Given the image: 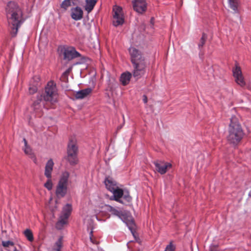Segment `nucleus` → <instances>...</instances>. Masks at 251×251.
<instances>
[{
	"label": "nucleus",
	"instance_id": "f257e3e1",
	"mask_svg": "<svg viewBox=\"0 0 251 251\" xmlns=\"http://www.w3.org/2000/svg\"><path fill=\"white\" fill-rule=\"evenodd\" d=\"M5 10L8 24L15 35L18 28L24 21L22 10L19 5L14 1L7 3Z\"/></svg>",
	"mask_w": 251,
	"mask_h": 251
},
{
	"label": "nucleus",
	"instance_id": "f03ea898",
	"mask_svg": "<svg viewBox=\"0 0 251 251\" xmlns=\"http://www.w3.org/2000/svg\"><path fill=\"white\" fill-rule=\"evenodd\" d=\"M244 135L243 130L235 116L230 118V123L228 127V141L233 145L238 144Z\"/></svg>",
	"mask_w": 251,
	"mask_h": 251
},
{
	"label": "nucleus",
	"instance_id": "7ed1b4c3",
	"mask_svg": "<svg viewBox=\"0 0 251 251\" xmlns=\"http://www.w3.org/2000/svg\"><path fill=\"white\" fill-rule=\"evenodd\" d=\"M106 206L107 207V211L111 212L112 215L116 216L121 219L127 225L132 233L134 234L133 229L134 223L133 218L129 213L119 210L109 205H107Z\"/></svg>",
	"mask_w": 251,
	"mask_h": 251
},
{
	"label": "nucleus",
	"instance_id": "20e7f679",
	"mask_svg": "<svg viewBox=\"0 0 251 251\" xmlns=\"http://www.w3.org/2000/svg\"><path fill=\"white\" fill-rule=\"evenodd\" d=\"M70 174L67 171L62 173L56 186V195L58 198L64 197L67 193Z\"/></svg>",
	"mask_w": 251,
	"mask_h": 251
},
{
	"label": "nucleus",
	"instance_id": "39448f33",
	"mask_svg": "<svg viewBox=\"0 0 251 251\" xmlns=\"http://www.w3.org/2000/svg\"><path fill=\"white\" fill-rule=\"evenodd\" d=\"M44 99L45 100L50 101L51 103L57 101V90L56 84L54 82L50 81L48 83L45 88Z\"/></svg>",
	"mask_w": 251,
	"mask_h": 251
},
{
	"label": "nucleus",
	"instance_id": "423d86ee",
	"mask_svg": "<svg viewBox=\"0 0 251 251\" xmlns=\"http://www.w3.org/2000/svg\"><path fill=\"white\" fill-rule=\"evenodd\" d=\"M72 211V205L70 204H67L63 207L60 219L56 224V227L58 229H61L64 225L67 224V219L70 215Z\"/></svg>",
	"mask_w": 251,
	"mask_h": 251
},
{
	"label": "nucleus",
	"instance_id": "0eeeda50",
	"mask_svg": "<svg viewBox=\"0 0 251 251\" xmlns=\"http://www.w3.org/2000/svg\"><path fill=\"white\" fill-rule=\"evenodd\" d=\"M77 147L75 140H71L68 145L67 159L71 164H75L77 162Z\"/></svg>",
	"mask_w": 251,
	"mask_h": 251
},
{
	"label": "nucleus",
	"instance_id": "6e6552de",
	"mask_svg": "<svg viewBox=\"0 0 251 251\" xmlns=\"http://www.w3.org/2000/svg\"><path fill=\"white\" fill-rule=\"evenodd\" d=\"M133 67L132 72L133 76L139 79L146 72V64L145 59L132 63Z\"/></svg>",
	"mask_w": 251,
	"mask_h": 251
},
{
	"label": "nucleus",
	"instance_id": "1a4fd4ad",
	"mask_svg": "<svg viewBox=\"0 0 251 251\" xmlns=\"http://www.w3.org/2000/svg\"><path fill=\"white\" fill-rule=\"evenodd\" d=\"M113 13V25L116 27L122 25L124 23V17L122 7L114 6Z\"/></svg>",
	"mask_w": 251,
	"mask_h": 251
},
{
	"label": "nucleus",
	"instance_id": "9d476101",
	"mask_svg": "<svg viewBox=\"0 0 251 251\" xmlns=\"http://www.w3.org/2000/svg\"><path fill=\"white\" fill-rule=\"evenodd\" d=\"M232 72L235 82L241 87L245 86L246 82L241 68L237 65H236L235 67L232 69Z\"/></svg>",
	"mask_w": 251,
	"mask_h": 251
},
{
	"label": "nucleus",
	"instance_id": "9b49d317",
	"mask_svg": "<svg viewBox=\"0 0 251 251\" xmlns=\"http://www.w3.org/2000/svg\"><path fill=\"white\" fill-rule=\"evenodd\" d=\"M63 54L64 59L68 60L80 56V53L76 50L75 48L72 47L64 48Z\"/></svg>",
	"mask_w": 251,
	"mask_h": 251
},
{
	"label": "nucleus",
	"instance_id": "f8f14e48",
	"mask_svg": "<svg viewBox=\"0 0 251 251\" xmlns=\"http://www.w3.org/2000/svg\"><path fill=\"white\" fill-rule=\"evenodd\" d=\"M156 171L161 175L165 174L168 169L170 168L172 165L168 162L161 161H156L153 162Z\"/></svg>",
	"mask_w": 251,
	"mask_h": 251
},
{
	"label": "nucleus",
	"instance_id": "ddd939ff",
	"mask_svg": "<svg viewBox=\"0 0 251 251\" xmlns=\"http://www.w3.org/2000/svg\"><path fill=\"white\" fill-rule=\"evenodd\" d=\"M133 9L138 13L142 14L147 10L146 0H133Z\"/></svg>",
	"mask_w": 251,
	"mask_h": 251
},
{
	"label": "nucleus",
	"instance_id": "4468645a",
	"mask_svg": "<svg viewBox=\"0 0 251 251\" xmlns=\"http://www.w3.org/2000/svg\"><path fill=\"white\" fill-rule=\"evenodd\" d=\"M129 52L132 63L145 59L141 52L134 47H130Z\"/></svg>",
	"mask_w": 251,
	"mask_h": 251
},
{
	"label": "nucleus",
	"instance_id": "2eb2a0df",
	"mask_svg": "<svg viewBox=\"0 0 251 251\" xmlns=\"http://www.w3.org/2000/svg\"><path fill=\"white\" fill-rule=\"evenodd\" d=\"M40 85V78L38 76H34L29 82V93L30 94H34L37 92Z\"/></svg>",
	"mask_w": 251,
	"mask_h": 251
},
{
	"label": "nucleus",
	"instance_id": "dca6fc26",
	"mask_svg": "<svg viewBox=\"0 0 251 251\" xmlns=\"http://www.w3.org/2000/svg\"><path fill=\"white\" fill-rule=\"evenodd\" d=\"M111 192L113 194V196L110 199L111 200H114L121 203H124L121 200L124 195V190L122 189L118 186L116 189H114V190H112Z\"/></svg>",
	"mask_w": 251,
	"mask_h": 251
},
{
	"label": "nucleus",
	"instance_id": "f3484780",
	"mask_svg": "<svg viewBox=\"0 0 251 251\" xmlns=\"http://www.w3.org/2000/svg\"><path fill=\"white\" fill-rule=\"evenodd\" d=\"M83 17V11L78 6L71 9V17L75 21L81 20Z\"/></svg>",
	"mask_w": 251,
	"mask_h": 251
},
{
	"label": "nucleus",
	"instance_id": "a211bd4d",
	"mask_svg": "<svg viewBox=\"0 0 251 251\" xmlns=\"http://www.w3.org/2000/svg\"><path fill=\"white\" fill-rule=\"evenodd\" d=\"M54 163L52 159H49L46 163L45 168L44 175L47 178H51Z\"/></svg>",
	"mask_w": 251,
	"mask_h": 251
},
{
	"label": "nucleus",
	"instance_id": "6ab92c4d",
	"mask_svg": "<svg viewBox=\"0 0 251 251\" xmlns=\"http://www.w3.org/2000/svg\"><path fill=\"white\" fill-rule=\"evenodd\" d=\"M104 184L106 188L108 190L111 192L114 190V189H116L117 185V182L111 177H107L104 180Z\"/></svg>",
	"mask_w": 251,
	"mask_h": 251
},
{
	"label": "nucleus",
	"instance_id": "aec40b11",
	"mask_svg": "<svg viewBox=\"0 0 251 251\" xmlns=\"http://www.w3.org/2000/svg\"><path fill=\"white\" fill-rule=\"evenodd\" d=\"M92 89L91 88H87L76 92L75 94V97L77 99H82L86 97L91 93Z\"/></svg>",
	"mask_w": 251,
	"mask_h": 251
},
{
	"label": "nucleus",
	"instance_id": "412c9836",
	"mask_svg": "<svg viewBox=\"0 0 251 251\" xmlns=\"http://www.w3.org/2000/svg\"><path fill=\"white\" fill-rule=\"evenodd\" d=\"M98 0H85L86 4L84 9L89 13L94 9Z\"/></svg>",
	"mask_w": 251,
	"mask_h": 251
},
{
	"label": "nucleus",
	"instance_id": "4be33fe9",
	"mask_svg": "<svg viewBox=\"0 0 251 251\" xmlns=\"http://www.w3.org/2000/svg\"><path fill=\"white\" fill-rule=\"evenodd\" d=\"M131 77V74L129 72H126L123 73L121 76V81L123 85H127L130 80Z\"/></svg>",
	"mask_w": 251,
	"mask_h": 251
},
{
	"label": "nucleus",
	"instance_id": "5701e85b",
	"mask_svg": "<svg viewBox=\"0 0 251 251\" xmlns=\"http://www.w3.org/2000/svg\"><path fill=\"white\" fill-rule=\"evenodd\" d=\"M63 236H60L54 243L52 248L53 251H61V250L63 247Z\"/></svg>",
	"mask_w": 251,
	"mask_h": 251
},
{
	"label": "nucleus",
	"instance_id": "b1692460",
	"mask_svg": "<svg viewBox=\"0 0 251 251\" xmlns=\"http://www.w3.org/2000/svg\"><path fill=\"white\" fill-rule=\"evenodd\" d=\"M229 7L234 11L235 13L239 12L238 7L239 5V0H228Z\"/></svg>",
	"mask_w": 251,
	"mask_h": 251
},
{
	"label": "nucleus",
	"instance_id": "393cba45",
	"mask_svg": "<svg viewBox=\"0 0 251 251\" xmlns=\"http://www.w3.org/2000/svg\"><path fill=\"white\" fill-rule=\"evenodd\" d=\"M25 236L29 242H32L34 240L32 231L29 229H26L23 232Z\"/></svg>",
	"mask_w": 251,
	"mask_h": 251
},
{
	"label": "nucleus",
	"instance_id": "a878e982",
	"mask_svg": "<svg viewBox=\"0 0 251 251\" xmlns=\"http://www.w3.org/2000/svg\"><path fill=\"white\" fill-rule=\"evenodd\" d=\"M25 144L24 152L25 154L29 155H32V151L31 149L27 145V142L25 138L23 139Z\"/></svg>",
	"mask_w": 251,
	"mask_h": 251
},
{
	"label": "nucleus",
	"instance_id": "bb28decb",
	"mask_svg": "<svg viewBox=\"0 0 251 251\" xmlns=\"http://www.w3.org/2000/svg\"><path fill=\"white\" fill-rule=\"evenodd\" d=\"M94 227V223L92 221H90L89 225H87V230L89 231L90 238L92 241V237L93 236V229Z\"/></svg>",
	"mask_w": 251,
	"mask_h": 251
},
{
	"label": "nucleus",
	"instance_id": "cd10ccee",
	"mask_svg": "<svg viewBox=\"0 0 251 251\" xmlns=\"http://www.w3.org/2000/svg\"><path fill=\"white\" fill-rule=\"evenodd\" d=\"M52 182L51 178H48L46 182L44 184V186L48 190H50L52 188Z\"/></svg>",
	"mask_w": 251,
	"mask_h": 251
},
{
	"label": "nucleus",
	"instance_id": "c85d7f7f",
	"mask_svg": "<svg viewBox=\"0 0 251 251\" xmlns=\"http://www.w3.org/2000/svg\"><path fill=\"white\" fill-rule=\"evenodd\" d=\"M124 200H125L127 202H130L131 201L132 198L130 196L129 192L128 191H124V195L122 197Z\"/></svg>",
	"mask_w": 251,
	"mask_h": 251
},
{
	"label": "nucleus",
	"instance_id": "c756f323",
	"mask_svg": "<svg viewBox=\"0 0 251 251\" xmlns=\"http://www.w3.org/2000/svg\"><path fill=\"white\" fill-rule=\"evenodd\" d=\"M1 244L4 248H8L14 246V243L11 241H2Z\"/></svg>",
	"mask_w": 251,
	"mask_h": 251
},
{
	"label": "nucleus",
	"instance_id": "7c9ffc66",
	"mask_svg": "<svg viewBox=\"0 0 251 251\" xmlns=\"http://www.w3.org/2000/svg\"><path fill=\"white\" fill-rule=\"evenodd\" d=\"M70 6H71L70 0H64L61 4V7L65 9H67Z\"/></svg>",
	"mask_w": 251,
	"mask_h": 251
},
{
	"label": "nucleus",
	"instance_id": "2f4dec72",
	"mask_svg": "<svg viewBox=\"0 0 251 251\" xmlns=\"http://www.w3.org/2000/svg\"><path fill=\"white\" fill-rule=\"evenodd\" d=\"M206 36L204 34H202V36L200 40V43L198 45L199 48L202 47L205 42Z\"/></svg>",
	"mask_w": 251,
	"mask_h": 251
},
{
	"label": "nucleus",
	"instance_id": "473e14b6",
	"mask_svg": "<svg viewBox=\"0 0 251 251\" xmlns=\"http://www.w3.org/2000/svg\"><path fill=\"white\" fill-rule=\"evenodd\" d=\"M40 101L41 100H38L37 101L34 102L33 104L34 109L36 110L37 112L41 107V105L40 104Z\"/></svg>",
	"mask_w": 251,
	"mask_h": 251
},
{
	"label": "nucleus",
	"instance_id": "72a5a7b5",
	"mask_svg": "<svg viewBox=\"0 0 251 251\" xmlns=\"http://www.w3.org/2000/svg\"><path fill=\"white\" fill-rule=\"evenodd\" d=\"M175 249V247L172 243H170L169 245L166 247L165 251H174Z\"/></svg>",
	"mask_w": 251,
	"mask_h": 251
},
{
	"label": "nucleus",
	"instance_id": "f704fd0d",
	"mask_svg": "<svg viewBox=\"0 0 251 251\" xmlns=\"http://www.w3.org/2000/svg\"><path fill=\"white\" fill-rule=\"evenodd\" d=\"M71 70V68L68 69L65 72H64L62 75L63 76H67L69 74L70 71Z\"/></svg>",
	"mask_w": 251,
	"mask_h": 251
},
{
	"label": "nucleus",
	"instance_id": "c9c22d12",
	"mask_svg": "<svg viewBox=\"0 0 251 251\" xmlns=\"http://www.w3.org/2000/svg\"><path fill=\"white\" fill-rule=\"evenodd\" d=\"M143 102H144L145 103H147V101H148V98H147V96H146L144 95V96H143Z\"/></svg>",
	"mask_w": 251,
	"mask_h": 251
},
{
	"label": "nucleus",
	"instance_id": "e433bc0d",
	"mask_svg": "<svg viewBox=\"0 0 251 251\" xmlns=\"http://www.w3.org/2000/svg\"><path fill=\"white\" fill-rule=\"evenodd\" d=\"M14 251H18L16 249H15Z\"/></svg>",
	"mask_w": 251,
	"mask_h": 251
},
{
	"label": "nucleus",
	"instance_id": "4c0bfd02",
	"mask_svg": "<svg viewBox=\"0 0 251 251\" xmlns=\"http://www.w3.org/2000/svg\"><path fill=\"white\" fill-rule=\"evenodd\" d=\"M249 195L251 196V192L250 193Z\"/></svg>",
	"mask_w": 251,
	"mask_h": 251
},
{
	"label": "nucleus",
	"instance_id": "58836bf2",
	"mask_svg": "<svg viewBox=\"0 0 251 251\" xmlns=\"http://www.w3.org/2000/svg\"><path fill=\"white\" fill-rule=\"evenodd\" d=\"M96 218H97V219L98 220H99V219H98V218L97 217H96Z\"/></svg>",
	"mask_w": 251,
	"mask_h": 251
}]
</instances>
